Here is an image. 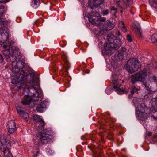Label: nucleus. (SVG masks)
<instances>
[{
  "label": "nucleus",
  "mask_w": 157,
  "mask_h": 157,
  "mask_svg": "<svg viewBox=\"0 0 157 157\" xmlns=\"http://www.w3.org/2000/svg\"><path fill=\"white\" fill-rule=\"evenodd\" d=\"M33 81H34V79L33 80ZM34 82V81H33ZM34 84L33 85H31V84H29L31 86H34L35 84L34 82ZM27 90H28L29 93L28 94V95L32 97H33L35 96V95L36 94V93H37V96H38V93L37 91V89L36 87H34L33 86H29L27 88Z\"/></svg>",
  "instance_id": "nucleus-11"
},
{
  "label": "nucleus",
  "mask_w": 157,
  "mask_h": 157,
  "mask_svg": "<svg viewBox=\"0 0 157 157\" xmlns=\"http://www.w3.org/2000/svg\"><path fill=\"white\" fill-rule=\"evenodd\" d=\"M89 21L93 25L96 26H99L102 24L106 20L105 17H102L98 12V10L93 11L88 17Z\"/></svg>",
  "instance_id": "nucleus-3"
},
{
  "label": "nucleus",
  "mask_w": 157,
  "mask_h": 157,
  "mask_svg": "<svg viewBox=\"0 0 157 157\" xmlns=\"http://www.w3.org/2000/svg\"><path fill=\"white\" fill-rule=\"evenodd\" d=\"M153 118L155 120L157 119V117L154 116Z\"/></svg>",
  "instance_id": "nucleus-43"
},
{
  "label": "nucleus",
  "mask_w": 157,
  "mask_h": 157,
  "mask_svg": "<svg viewBox=\"0 0 157 157\" xmlns=\"http://www.w3.org/2000/svg\"><path fill=\"white\" fill-rule=\"evenodd\" d=\"M140 28H137V30H138V31H139V33H140V34H141V32L140 31Z\"/></svg>",
  "instance_id": "nucleus-42"
},
{
  "label": "nucleus",
  "mask_w": 157,
  "mask_h": 157,
  "mask_svg": "<svg viewBox=\"0 0 157 157\" xmlns=\"http://www.w3.org/2000/svg\"><path fill=\"white\" fill-rule=\"evenodd\" d=\"M149 3L151 7L157 8V0H149Z\"/></svg>",
  "instance_id": "nucleus-26"
},
{
  "label": "nucleus",
  "mask_w": 157,
  "mask_h": 157,
  "mask_svg": "<svg viewBox=\"0 0 157 157\" xmlns=\"http://www.w3.org/2000/svg\"><path fill=\"white\" fill-rule=\"evenodd\" d=\"M152 79H153L154 81L156 80V77L155 76L153 75L152 74V76L150 78V76H149V77L148 78V80L150 82H151L152 81Z\"/></svg>",
  "instance_id": "nucleus-31"
},
{
  "label": "nucleus",
  "mask_w": 157,
  "mask_h": 157,
  "mask_svg": "<svg viewBox=\"0 0 157 157\" xmlns=\"http://www.w3.org/2000/svg\"><path fill=\"white\" fill-rule=\"evenodd\" d=\"M127 38L128 42H131L132 41L131 36L128 34L127 36Z\"/></svg>",
  "instance_id": "nucleus-36"
},
{
  "label": "nucleus",
  "mask_w": 157,
  "mask_h": 157,
  "mask_svg": "<svg viewBox=\"0 0 157 157\" xmlns=\"http://www.w3.org/2000/svg\"><path fill=\"white\" fill-rule=\"evenodd\" d=\"M40 0H33L31 5L33 8L36 9L39 6Z\"/></svg>",
  "instance_id": "nucleus-22"
},
{
  "label": "nucleus",
  "mask_w": 157,
  "mask_h": 157,
  "mask_svg": "<svg viewBox=\"0 0 157 157\" xmlns=\"http://www.w3.org/2000/svg\"><path fill=\"white\" fill-rule=\"evenodd\" d=\"M20 109V108L19 107L17 108L18 113L21 117H22L25 121H27L28 119L29 118L28 114L27 113H25L23 111L21 110Z\"/></svg>",
  "instance_id": "nucleus-14"
},
{
  "label": "nucleus",
  "mask_w": 157,
  "mask_h": 157,
  "mask_svg": "<svg viewBox=\"0 0 157 157\" xmlns=\"http://www.w3.org/2000/svg\"><path fill=\"white\" fill-rule=\"evenodd\" d=\"M111 10L114 11V13H115L117 12V9L114 6H113L110 9Z\"/></svg>",
  "instance_id": "nucleus-37"
},
{
  "label": "nucleus",
  "mask_w": 157,
  "mask_h": 157,
  "mask_svg": "<svg viewBox=\"0 0 157 157\" xmlns=\"http://www.w3.org/2000/svg\"><path fill=\"white\" fill-rule=\"evenodd\" d=\"M128 53V50L125 48L123 47L117 52V55L119 60H122L124 57L126 56Z\"/></svg>",
  "instance_id": "nucleus-10"
},
{
  "label": "nucleus",
  "mask_w": 157,
  "mask_h": 157,
  "mask_svg": "<svg viewBox=\"0 0 157 157\" xmlns=\"http://www.w3.org/2000/svg\"><path fill=\"white\" fill-rule=\"evenodd\" d=\"M122 44L120 39H117L113 41L112 44L108 45L105 48L106 52L108 55H111L113 53L115 50H117L120 47Z\"/></svg>",
  "instance_id": "nucleus-7"
},
{
  "label": "nucleus",
  "mask_w": 157,
  "mask_h": 157,
  "mask_svg": "<svg viewBox=\"0 0 157 157\" xmlns=\"http://www.w3.org/2000/svg\"><path fill=\"white\" fill-rule=\"evenodd\" d=\"M109 11L108 10H103L102 13L103 15H107L109 13Z\"/></svg>",
  "instance_id": "nucleus-35"
},
{
  "label": "nucleus",
  "mask_w": 157,
  "mask_h": 157,
  "mask_svg": "<svg viewBox=\"0 0 157 157\" xmlns=\"http://www.w3.org/2000/svg\"><path fill=\"white\" fill-rule=\"evenodd\" d=\"M7 127L8 133L10 134L14 133L17 129L16 124L14 120H10L9 121L7 124Z\"/></svg>",
  "instance_id": "nucleus-9"
},
{
  "label": "nucleus",
  "mask_w": 157,
  "mask_h": 157,
  "mask_svg": "<svg viewBox=\"0 0 157 157\" xmlns=\"http://www.w3.org/2000/svg\"><path fill=\"white\" fill-rule=\"evenodd\" d=\"M3 61V59L2 56L0 54V63H2Z\"/></svg>",
  "instance_id": "nucleus-38"
},
{
  "label": "nucleus",
  "mask_w": 157,
  "mask_h": 157,
  "mask_svg": "<svg viewBox=\"0 0 157 157\" xmlns=\"http://www.w3.org/2000/svg\"><path fill=\"white\" fill-rule=\"evenodd\" d=\"M117 35H118V36H119V35H120V33L119 32H118V34H117Z\"/></svg>",
  "instance_id": "nucleus-44"
},
{
  "label": "nucleus",
  "mask_w": 157,
  "mask_h": 157,
  "mask_svg": "<svg viewBox=\"0 0 157 157\" xmlns=\"http://www.w3.org/2000/svg\"><path fill=\"white\" fill-rule=\"evenodd\" d=\"M117 81L116 79H113V88L115 89L116 91L119 94H121L123 93L124 90L123 88H120L119 87L120 85L118 84L117 82Z\"/></svg>",
  "instance_id": "nucleus-12"
},
{
  "label": "nucleus",
  "mask_w": 157,
  "mask_h": 157,
  "mask_svg": "<svg viewBox=\"0 0 157 157\" xmlns=\"http://www.w3.org/2000/svg\"><path fill=\"white\" fill-rule=\"evenodd\" d=\"M151 40L153 43L157 44V34H154L152 35L151 38Z\"/></svg>",
  "instance_id": "nucleus-27"
},
{
  "label": "nucleus",
  "mask_w": 157,
  "mask_h": 157,
  "mask_svg": "<svg viewBox=\"0 0 157 157\" xmlns=\"http://www.w3.org/2000/svg\"><path fill=\"white\" fill-rule=\"evenodd\" d=\"M46 108V104L43 101L38 105L36 108V110L38 112L42 113L45 111Z\"/></svg>",
  "instance_id": "nucleus-13"
},
{
  "label": "nucleus",
  "mask_w": 157,
  "mask_h": 157,
  "mask_svg": "<svg viewBox=\"0 0 157 157\" xmlns=\"http://www.w3.org/2000/svg\"><path fill=\"white\" fill-rule=\"evenodd\" d=\"M52 131L50 128L43 130L41 132L39 141L43 144L50 143L52 142L53 137Z\"/></svg>",
  "instance_id": "nucleus-5"
},
{
  "label": "nucleus",
  "mask_w": 157,
  "mask_h": 157,
  "mask_svg": "<svg viewBox=\"0 0 157 157\" xmlns=\"http://www.w3.org/2000/svg\"><path fill=\"white\" fill-rule=\"evenodd\" d=\"M5 148H6L5 145H3L2 143L0 141V149H2L3 151L5 150Z\"/></svg>",
  "instance_id": "nucleus-33"
},
{
  "label": "nucleus",
  "mask_w": 157,
  "mask_h": 157,
  "mask_svg": "<svg viewBox=\"0 0 157 157\" xmlns=\"http://www.w3.org/2000/svg\"><path fill=\"white\" fill-rule=\"evenodd\" d=\"M140 67V62L136 58H132L127 62L125 68L128 72L132 73L137 71Z\"/></svg>",
  "instance_id": "nucleus-6"
},
{
  "label": "nucleus",
  "mask_w": 157,
  "mask_h": 157,
  "mask_svg": "<svg viewBox=\"0 0 157 157\" xmlns=\"http://www.w3.org/2000/svg\"><path fill=\"white\" fill-rule=\"evenodd\" d=\"M119 26L121 28L122 31L124 32L126 31V28L125 27L123 22L121 21L119 23Z\"/></svg>",
  "instance_id": "nucleus-28"
},
{
  "label": "nucleus",
  "mask_w": 157,
  "mask_h": 157,
  "mask_svg": "<svg viewBox=\"0 0 157 157\" xmlns=\"http://www.w3.org/2000/svg\"><path fill=\"white\" fill-rule=\"evenodd\" d=\"M131 89L132 90L131 91V93L132 94H134L135 93L137 92L139 90V88H136L134 86L131 87Z\"/></svg>",
  "instance_id": "nucleus-29"
},
{
  "label": "nucleus",
  "mask_w": 157,
  "mask_h": 157,
  "mask_svg": "<svg viewBox=\"0 0 157 157\" xmlns=\"http://www.w3.org/2000/svg\"><path fill=\"white\" fill-rule=\"evenodd\" d=\"M153 69H157V63L155 62L154 63H151L150 65Z\"/></svg>",
  "instance_id": "nucleus-32"
},
{
  "label": "nucleus",
  "mask_w": 157,
  "mask_h": 157,
  "mask_svg": "<svg viewBox=\"0 0 157 157\" xmlns=\"http://www.w3.org/2000/svg\"><path fill=\"white\" fill-rule=\"evenodd\" d=\"M103 25L104 29H106L107 31L112 29L114 26V25L109 20H107L106 21Z\"/></svg>",
  "instance_id": "nucleus-15"
},
{
  "label": "nucleus",
  "mask_w": 157,
  "mask_h": 157,
  "mask_svg": "<svg viewBox=\"0 0 157 157\" xmlns=\"http://www.w3.org/2000/svg\"><path fill=\"white\" fill-rule=\"evenodd\" d=\"M148 115V113L145 112H138L137 113V115L139 119L141 120L147 119Z\"/></svg>",
  "instance_id": "nucleus-16"
},
{
  "label": "nucleus",
  "mask_w": 157,
  "mask_h": 157,
  "mask_svg": "<svg viewBox=\"0 0 157 157\" xmlns=\"http://www.w3.org/2000/svg\"><path fill=\"white\" fill-rule=\"evenodd\" d=\"M10 0H3L2 1H1L2 3L5 2L6 3L9 2Z\"/></svg>",
  "instance_id": "nucleus-39"
},
{
  "label": "nucleus",
  "mask_w": 157,
  "mask_h": 157,
  "mask_svg": "<svg viewBox=\"0 0 157 157\" xmlns=\"http://www.w3.org/2000/svg\"><path fill=\"white\" fill-rule=\"evenodd\" d=\"M145 104L144 103L141 104L138 107V110L137 111V113L138 112H145Z\"/></svg>",
  "instance_id": "nucleus-25"
},
{
  "label": "nucleus",
  "mask_w": 157,
  "mask_h": 157,
  "mask_svg": "<svg viewBox=\"0 0 157 157\" xmlns=\"http://www.w3.org/2000/svg\"><path fill=\"white\" fill-rule=\"evenodd\" d=\"M10 148H5V150L3 151L5 155L6 156V157H13L12 155L11 152L10 151Z\"/></svg>",
  "instance_id": "nucleus-24"
},
{
  "label": "nucleus",
  "mask_w": 157,
  "mask_h": 157,
  "mask_svg": "<svg viewBox=\"0 0 157 157\" xmlns=\"http://www.w3.org/2000/svg\"><path fill=\"white\" fill-rule=\"evenodd\" d=\"M41 118H40V116L38 115H34L33 116V119L34 121H35L36 123L40 121V120H42Z\"/></svg>",
  "instance_id": "nucleus-30"
},
{
  "label": "nucleus",
  "mask_w": 157,
  "mask_h": 157,
  "mask_svg": "<svg viewBox=\"0 0 157 157\" xmlns=\"http://www.w3.org/2000/svg\"><path fill=\"white\" fill-rule=\"evenodd\" d=\"M147 135L149 136H151V135H152V133L151 132H149L148 133Z\"/></svg>",
  "instance_id": "nucleus-41"
},
{
  "label": "nucleus",
  "mask_w": 157,
  "mask_h": 157,
  "mask_svg": "<svg viewBox=\"0 0 157 157\" xmlns=\"http://www.w3.org/2000/svg\"><path fill=\"white\" fill-rule=\"evenodd\" d=\"M115 4L120 8L126 9L132 4V0H114Z\"/></svg>",
  "instance_id": "nucleus-8"
},
{
  "label": "nucleus",
  "mask_w": 157,
  "mask_h": 157,
  "mask_svg": "<svg viewBox=\"0 0 157 157\" xmlns=\"http://www.w3.org/2000/svg\"><path fill=\"white\" fill-rule=\"evenodd\" d=\"M132 95L133 94H132L131 93V94H129L128 96V98L129 99H131L132 98V97H133V96H132Z\"/></svg>",
  "instance_id": "nucleus-40"
},
{
  "label": "nucleus",
  "mask_w": 157,
  "mask_h": 157,
  "mask_svg": "<svg viewBox=\"0 0 157 157\" xmlns=\"http://www.w3.org/2000/svg\"><path fill=\"white\" fill-rule=\"evenodd\" d=\"M62 58L65 63L64 67L66 71H67L68 69L70 68L69 63L68 61L67 58L65 56H63Z\"/></svg>",
  "instance_id": "nucleus-21"
},
{
  "label": "nucleus",
  "mask_w": 157,
  "mask_h": 157,
  "mask_svg": "<svg viewBox=\"0 0 157 157\" xmlns=\"http://www.w3.org/2000/svg\"><path fill=\"white\" fill-rule=\"evenodd\" d=\"M45 124L44 121L43 119H42L41 120H40L39 121L35 123V127L38 130L40 129L44 128Z\"/></svg>",
  "instance_id": "nucleus-19"
},
{
  "label": "nucleus",
  "mask_w": 157,
  "mask_h": 157,
  "mask_svg": "<svg viewBox=\"0 0 157 157\" xmlns=\"http://www.w3.org/2000/svg\"><path fill=\"white\" fill-rule=\"evenodd\" d=\"M156 97H157V96H156V97H155V98H156Z\"/></svg>",
  "instance_id": "nucleus-46"
},
{
  "label": "nucleus",
  "mask_w": 157,
  "mask_h": 157,
  "mask_svg": "<svg viewBox=\"0 0 157 157\" xmlns=\"http://www.w3.org/2000/svg\"><path fill=\"white\" fill-rule=\"evenodd\" d=\"M4 50L3 54L5 56L10 58L12 63V72L14 74L12 78L11 83L13 84H17L19 82L27 81L29 83L33 85L34 84L33 80L35 74L33 73H28L25 72L22 69H19L17 64L19 59L17 57L20 54L19 49L14 46L11 45H3Z\"/></svg>",
  "instance_id": "nucleus-1"
},
{
  "label": "nucleus",
  "mask_w": 157,
  "mask_h": 157,
  "mask_svg": "<svg viewBox=\"0 0 157 157\" xmlns=\"http://www.w3.org/2000/svg\"><path fill=\"white\" fill-rule=\"evenodd\" d=\"M32 100L31 97L28 95H25L22 101V103L25 105H28L30 103Z\"/></svg>",
  "instance_id": "nucleus-17"
},
{
  "label": "nucleus",
  "mask_w": 157,
  "mask_h": 157,
  "mask_svg": "<svg viewBox=\"0 0 157 157\" xmlns=\"http://www.w3.org/2000/svg\"><path fill=\"white\" fill-rule=\"evenodd\" d=\"M93 6L94 7H98L104 2V0H93Z\"/></svg>",
  "instance_id": "nucleus-23"
},
{
  "label": "nucleus",
  "mask_w": 157,
  "mask_h": 157,
  "mask_svg": "<svg viewBox=\"0 0 157 157\" xmlns=\"http://www.w3.org/2000/svg\"><path fill=\"white\" fill-rule=\"evenodd\" d=\"M142 83L143 86H144V88L147 91V94H151V91L150 88V83L149 82H147L145 80L141 81Z\"/></svg>",
  "instance_id": "nucleus-18"
},
{
  "label": "nucleus",
  "mask_w": 157,
  "mask_h": 157,
  "mask_svg": "<svg viewBox=\"0 0 157 157\" xmlns=\"http://www.w3.org/2000/svg\"><path fill=\"white\" fill-rule=\"evenodd\" d=\"M155 99V106L154 110L155 112H157V97L154 98Z\"/></svg>",
  "instance_id": "nucleus-34"
},
{
  "label": "nucleus",
  "mask_w": 157,
  "mask_h": 157,
  "mask_svg": "<svg viewBox=\"0 0 157 157\" xmlns=\"http://www.w3.org/2000/svg\"><path fill=\"white\" fill-rule=\"evenodd\" d=\"M0 139L1 140L5 143V145L6 147V148H11V144L10 143V141L9 140H7L6 138L4 137V136H3L1 137Z\"/></svg>",
  "instance_id": "nucleus-20"
},
{
  "label": "nucleus",
  "mask_w": 157,
  "mask_h": 157,
  "mask_svg": "<svg viewBox=\"0 0 157 157\" xmlns=\"http://www.w3.org/2000/svg\"><path fill=\"white\" fill-rule=\"evenodd\" d=\"M5 12V11L0 8V45L6 42L9 38L8 29L5 25H7L10 22V21L6 20L3 18V14Z\"/></svg>",
  "instance_id": "nucleus-2"
},
{
  "label": "nucleus",
  "mask_w": 157,
  "mask_h": 157,
  "mask_svg": "<svg viewBox=\"0 0 157 157\" xmlns=\"http://www.w3.org/2000/svg\"><path fill=\"white\" fill-rule=\"evenodd\" d=\"M37 100V101H38V99H37V100Z\"/></svg>",
  "instance_id": "nucleus-45"
},
{
  "label": "nucleus",
  "mask_w": 157,
  "mask_h": 157,
  "mask_svg": "<svg viewBox=\"0 0 157 157\" xmlns=\"http://www.w3.org/2000/svg\"><path fill=\"white\" fill-rule=\"evenodd\" d=\"M152 74L147 72L144 70H141L136 73L131 77V82L134 84L138 81H142L148 78L149 76L151 77Z\"/></svg>",
  "instance_id": "nucleus-4"
}]
</instances>
